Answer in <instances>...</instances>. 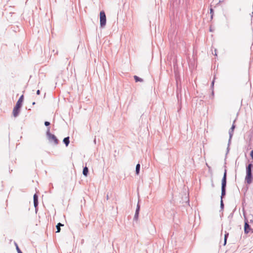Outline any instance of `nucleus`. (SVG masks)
Returning <instances> with one entry per match:
<instances>
[{"label":"nucleus","mask_w":253,"mask_h":253,"mask_svg":"<svg viewBox=\"0 0 253 253\" xmlns=\"http://www.w3.org/2000/svg\"><path fill=\"white\" fill-rule=\"evenodd\" d=\"M211 94H212V95H213V90L212 91Z\"/></svg>","instance_id":"bb28decb"},{"label":"nucleus","mask_w":253,"mask_h":253,"mask_svg":"<svg viewBox=\"0 0 253 253\" xmlns=\"http://www.w3.org/2000/svg\"><path fill=\"white\" fill-rule=\"evenodd\" d=\"M251 230V227L250 225L248 224V220L246 218H245V226H244V232L245 234H248L250 230Z\"/></svg>","instance_id":"423d86ee"},{"label":"nucleus","mask_w":253,"mask_h":253,"mask_svg":"<svg viewBox=\"0 0 253 253\" xmlns=\"http://www.w3.org/2000/svg\"><path fill=\"white\" fill-rule=\"evenodd\" d=\"M94 142L95 143H96V139L95 138L94 140Z\"/></svg>","instance_id":"a878e982"},{"label":"nucleus","mask_w":253,"mask_h":253,"mask_svg":"<svg viewBox=\"0 0 253 253\" xmlns=\"http://www.w3.org/2000/svg\"><path fill=\"white\" fill-rule=\"evenodd\" d=\"M139 211H140V205H139V203H138L137 205L136 209L135 211V214L134 216V218H133L134 220H137V219L138 218Z\"/></svg>","instance_id":"6e6552de"},{"label":"nucleus","mask_w":253,"mask_h":253,"mask_svg":"<svg viewBox=\"0 0 253 253\" xmlns=\"http://www.w3.org/2000/svg\"><path fill=\"white\" fill-rule=\"evenodd\" d=\"M88 173V169L87 167H85L83 169V174L84 175L86 176Z\"/></svg>","instance_id":"9d476101"},{"label":"nucleus","mask_w":253,"mask_h":253,"mask_svg":"<svg viewBox=\"0 0 253 253\" xmlns=\"http://www.w3.org/2000/svg\"><path fill=\"white\" fill-rule=\"evenodd\" d=\"M106 24V17L104 11L100 12V24L101 28L104 27Z\"/></svg>","instance_id":"39448f33"},{"label":"nucleus","mask_w":253,"mask_h":253,"mask_svg":"<svg viewBox=\"0 0 253 253\" xmlns=\"http://www.w3.org/2000/svg\"><path fill=\"white\" fill-rule=\"evenodd\" d=\"M235 122V120H234L231 127L230 128V129H231L232 130H233V131H234V129L235 128V125L234 124Z\"/></svg>","instance_id":"f3484780"},{"label":"nucleus","mask_w":253,"mask_h":253,"mask_svg":"<svg viewBox=\"0 0 253 253\" xmlns=\"http://www.w3.org/2000/svg\"><path fill=\"white\" fill-rule=\"evenodd\" d=\"M46 135L50 143H53L54 145H56L58 144V140L56 136L50 132V127L47 128Z\"/></svg>","instance_id":"7ed1b4c3"},{"label":"nucleus","mask_w":253,"mask_h":253,"mask_svg":"<svg viewBox=\"0 0 253 253\" xmlns=\"http://www.w3.org/2000/svg\"><path fill=\"white\" fill-rule=\"evenodd\" d=\"M32 104H33V105H34V104H35V102H33V103H32Z\"/></svg>","instance_id":"cd10ccee"},{"label":"nucleus","mask_w":253,"mask_h":253,"mask_svg":"<svg viewBox=\"0 0 253 253\" xmlns=\"http://www.w3.org/2000/svg\"><path fill=\"white\" fill-rule=\"evenodd\" d=\"M223 198H222V197L221 196L220 209L221 210H223V208H224V204H223Z\"/></svg>","instance_id":"2eb2a0df"},{"label":"nucleus","mask_w":253,"mask_h":253,"mask_svg":"<svg viewBox=\"0 0 253 253\" xmlns=\"http://www.w3.org/2000/svg\"><path fill=\"white\" fill-rule=\"evenodd\" d=\"M37 94V95H40V90L39 89H38L37 91V92H36Z\"/></svg>","instance_id":"4be33fe9"},{"label":"nucleus","mask_w":253,"mask_h":253,"mask_svg":"<svg viewBox=\"0 0 253 253\" xmlns=\"http://www.w3.org/2000/svg\"><path fill=\"white\" fill-rule=\"evenodd\" d=\"M34 199V207L35 208L36 211L37 212V208L38 206L39 202H38V196L37 194H35L33 197Z\"/></svg>","instance_id":"0eeeda50"},{"label":"nucleus","mask_w":253,"mask_h":253,"mask_svg":"<svg viewBox=\"0 0 253 253\" xmlns=\"http://www.w3.org/2000/svg\"><path fill=\"white\" fill-rule=\"evenodd\" d=\"M226 244V243H225V239H224L223 245L225 246Z\"/></svg>","instance_id":"393cba45"},{"label":"nucleus","mask_w":253,"mask_h":253,"mask_svg":"<svg viewBox=\"0 0 253 253\" xmlns=\"http://www.w3.org/2000/svg\"><path fill=\"white\" fill-rule=\"evenodd\" d=\"M140 169V165L139 164H137L136 166V168H135L136 174L137 175L139 173Z\"/></svg>","instance_id":"9b49d317"},{"label":"nucleus","mask_w":253,"mask_h":253,"mask_svg":"<svg viewBox=\"0 0 253 253\" xmlns=\"http://www.w3.org/2000/svg\"><path fill=\"white\" fill-rule=\"evenodd\" d=\"M216 52H216V49H215V50H214V54L215 56H216V55H217V53H216Z\"/></svg>","instance_id":"b1692460"},{"label":"nucleus","mask_w":253,"mask_h":253,"mask_svg":"<svg viewBox=\"0 0 253 253\" xmlns=\"http://www.w3.org/2000/svg\"><path fill=\"white\" fill-rule=\"evenodd\" d=\"M253 165L249 164L246 168V176L245 180L248 184H251L253 180V176L252 173V169Z\"/></svg>","instance_id":"f03ea898"},{"label":"nucleus","mask_w":253,"mask_h":253,"mask_svg":"<svg viewBox=\"0 0 253 253\" xmlns=\"http://www.w3.org/2000/svg\"><path fill=\"white\" fill-rule=\"evenodd\" d=\"M134 79L135 81L136 82H142L143 81L142 79L139 78V77H138L137 76H134Z\"/></svg>","instance_id":"f8f14e48"},{"label":"nucleus","mask_w":253,"mask_h":253,"mask_svg":"<svg viewBox=\"0 0 253 253\" xmlns=\"http://www.w3.org/2000/svg\"><path fill=\"white\" fill-rule=\"evenodd\" d=\"M251 156L253 160V150L251 152Z\"/></svg>","instance_id":"412c9836"},{"label":"nucleus","mask_w":253,"mask_h":253,"mask_svg":"<svg viewBox=\"0 0 253 253\" xmlns=\"http://www.w3.org/2000/svg\"><path fill=\"white\" fill-rule=\"evenodd\" d=\"M227 180V170L224 169L223 176L221 181V197L223 198L226 194V187Z\"/></svg>","instance_id":"20e7f679"},{"label":"nucleus","mask_w":253,"mask_h":253,"mask_svg":"<svg viewBox=\"0 0 253 253\" xmlns=\"http://www.w3.org/2000/svg\"><path fill=\"white\" fill-rule=\"evenodd\" d=\"M228 235H229V233H226L224 235V239H225V243L227 242V238L228 237Z\"/></svg>","instance_id":"a211bd4d"},{"label":"nucleus","mask_w":253,"mask_h":253,"mask_svg":"<svg viewBox=\"0 0 253 253\" xmlns=\"http://www.w3.org/2000/svg\"><path fill=\"white\" fill-rule=\"evenodd\" d=\"M233 132H234L233 130H232L231 129H230V130L229 131V143L230 142L231 139L233 136Z\"/></svg>","instance_id":"ddd939ff"},{"label":"nucleus","mask_w":253,"mask_h":253,"mask_svg":"<svg viewBox=\"0 0 253 253\" xmlns=\"http://www.w3.org/2000/svg\"><path fill=\"white\" fill-rule=\"evenodd\" d=\"M108 198H108V196L107 195V199H108Z\"/></svg>","instance_id":"c85d7f7f"},{"label":"nucleus","mask_w":253,"mask_h":253,"mask_svg":"<svg viewBox=\"0 0 253 253\" xmlns=\"http://www.w3.org/2000/svg\"><path fill=\"white\" fill-rule=\"evenodd\" d=\"M214 80H213L212 81V83H211V87H213V85H214Z\"/></svg>","instance_id":"5701e85b"},{"label":"nucleus","mask_w":253,"mask_h":253,"mask_svg":"<svg viewBox=\"0 0 253 253\" xmlns=\"http://www.w3.org/2000/svg\"><path fill=\"white\" fill-rule=\"evenodd\" d=\"M63 142L65 144L66 146H68L69 145V143H70L69 137L68 136V137H65L63 139Z\"/></svg>","instance_id":"1a4fd4ad"},{"label":"nucleus","mask_w":253,"mask_h":253,"mask_svg":"<svg viewBox=\"0 0 253 253\" xmlns=\"http://www.w3.org/2000/svg\"><path fill=\"white\" fill-rule=\"evenodd\" d=\"M210 12H211V18H212L213 10V9L212 8H211Z\"/></svg>","instance_id":"aec40b11"},{"label":"nucleus","mask_w":253,"mask_h":253,"mask_svg":"<svg viewBox=\"0 0 253 253\" xmlns=\"http://www.w3.org/2000/svg\"><path fill=\"white\" fill-rule=\"evenodd\" d=\"M50 122H49L45 121V122H44V125H45V126H49L50 125Z\"/></svg>","instance_id":"6ab92c4d"},{"label":"nucleus","mask_w":253,"mask_h":253,"mask_svg":"<svg viewBox=\"0 0 253 253\" xmlns=\"http://www.w3.org/2000/svg\"><path fill=\"white\" fill-rule=\"evenodd\" d=\"M64 225L61 223H58L56 225L57 231L56 232H59L60 231V227L63 226Z\"/></svg>","instance_id":"4468645a"},{"label":"nucleus","mask_w":253,"mask_h":253,"mask_svg":"<svg viewBox=\"0 0 253 253\" xmlns=\"http://www.w3.org/2000/svg\"><path fill=\"white\" fill-rule=\"evenodd\" d=\"M23 99L24 96L22 95L16 102V105L14 107L12 112L13 115L14 117H17L19 115L20 113V109L22 107Z\"/></svg>","instance_id":"f257e3e1"},{"label":"nucleus","mask_w":253,"mask_h":253,"mask_svg":"<svg viewBox=\"0 0 253 253\" xmlns=\"http://www.w3.org/2000/svg\"><path fill=\"white\" fill-rule=\"evenodd\" d=\"M15 246H16V250L17 251V253H23L22 252V251L20 250V249H19V248L18 247V246L17 244V243H15Z\"/></svg>","instance_id":"dca6fc26"}]
</instances>
